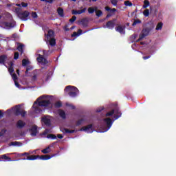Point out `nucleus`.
<instances>
[{"instance_id":"f3484780","label":"nucleus","mask_w":176,"mask_h":176,"mask_svg":"<svg viewBox=\"0 0 176 176\" xmlns=\"http://www.w3.org/2000/svg\"><path fill=\"white\" fill-rule=\"evenodd\" d=\"M114 113H116V115L114 116V119L116 120L117 119H119L120 118V116H122V112H120V111H119V109H116L114 111Z\"/></svg>"},{"instance_id":"8fccbe9b","label":"nucleus","mask_w":176,"mask_h":176,"mask_svg":"<svg viewBox=\"0 0 176 176\" xmlns=\"http://www.w3.org/2000/svg\"><path fill=\"white\" fill-rule=\"evenodd\" d=\"M72 38H74L75 36H79V34L76 32H74L73 34L71 35Z\"/></svg>"},{"instance_id":"3c124183","label":"nucleus","mask_w":176,"mask_h":176,"mask_svg":"<svg viewBox=\"0 0 176 176\" xmlns=\"http://www.w3.org/2000/svg\"><path fill=\"white\" fill-rule=\"evenodd\" d=\"M21 6H22L23 8H27V6H28V3H24V2H22V3H21Z\"/></svg>"},{"instance_id":"c756f323","label":"nucleus","mask_w":176,"mask_h":176,"mask_svg":"<svg viewBox=\"0 0 176 176\" xmlns=\"http://www.w3.org/2000/svg\"><path fill=\"white\" fill-rule=\"evenodd\" d=\"M30 64V60L28 59H23L22 60V65L23 67H27Z\"/></svg>"},{"instance_id":"1a4fd4ad","label":"nucleus","mask_w":176,"mask_h":176,"mask_svg":"<svg viewBox=\"0 0 176 176\" xmlns=\"http://www.w3.org/2000/svg\"><path fill=\"white\" fill-rule=\"evenodd\" d=\"M116 24V19H113L112 20L109 21L106 23L107 28H109V30H113L115 28V25Z\"/></svg>"},{"instance_id":"6e6552de","label":"nucleus","mask_w":176,"mask_h":176,"mask_svg":"<svg viewBox=\"0 0 176 176\" xmlns=\"http://www.w3.org/2000/svg\"><path fill=\"white\" fill-rule=\"evenodd\" d=\"M78 131H85L86 133H93V124H88L85 126H82L78 130Z\"/></svg>"},{"instance_id":"c9c22d12","label":"nucleus","mask_w":176,"mask_h":176,"mask_svg":"<svg viewBox=\"0 0 176 176\" xmlns=\"http://www.w3.org/2000/svg\"><path fill=\"white\" fill-rule=\"evenodd\" d=\"M64 131L66 134H72L75 133V130H69L68 129H64Z\"/></svg>"},{"instance_id":"6e6d98bb","label":"nucleus","mask_w":176,"mask_h":176,"mask_svg":"<svg viewBox=\"0 0 176 176\" xmlns=\"http://www.w3.org/2000/svg\"><path fill=\"white\" fill-rule=\"evenodd\" d=\"M14 85L16 87L20 88V84H19V82H17V80L14 81Z\"/></svg>"},{"instance_id":"338daca9","label":"nucleus","mask_w":176,"mask_h":176,"mask_svg":"<svg viewBox=\"0 0 176 176\" xmlns=\"http://www.w3.org/2000/svg\"><path fill=\"white\" fill-rule=\"evenodd\" d=\"M142 38H141V34L139 36V38L138 39V41H136V42H140V41H142Z\"/></svg>"},{"instance_id":"603ef678","label":"nucleus","mask_w":176,"mask_h":176,"mask_svg":"<svg viewBox=\"0 0 176 176\" xmlns=\"http://www.w3.org/2000/svg\"><path fill=\"white\" fill-rule=\"evenodd\" d=\"M67 107H69L72 109H75V106L69 104H66Z\"/></svg>"},{"instance_id":"052dcab7","label":"nucleus","mask_w":176,"mask_h":176,"mask_svg":"<svg viewBox=\"0 0 176 176\" xmlns=\"http://www.w3.org/2000/svg\"><path fill=\"white\" fill-rule=\"evenodd\" d=\"M28 155H30V153H23L21 154V156H28Z\"/></svg>"},{"instance_id":"2eb2a0df","label":"nucleus","mask_w":176,"mask_h":176,"mask_svg":"<svg viewBox=\"0 0 176 176\" xmlns=\"http://www.w3.org/2000/svg\"><path fill=\"white\" fill-rule=\"evenodd\" d=\"M80 23L81 25L84 27V28H86V27L89 25V20H87V18H83L82 19H81Z\"/></svg>"},{"instance_id":"cd10ccee","label":"nucleus","mask_w":176,"mask_h":176,"mask_svg":"<svg viewBox=\"0 0 176 176\" xmlns=\"http://www.w3.org/2000/svg\"><path fill=\"white\" fill-rule=\"evenodd\" d=\"M5 25L6 27H9L10 28H14L16 25L12 22H6Z\"/></svg>"},{"instance_id":"f8f14e48","label":"nucleus","mask_w":176,"mask_h":176,"mask_svg":"<svg viewBox=\"0 0 176 176\" xmlns=\"http://www.w3.org/2000/svg\"><path fill=\"white\" fill-rule=\"evenodd\" d=\"M6 60H8V55H0V64H3V65H6V64L5 63H6Z\"/></svg>"},{"instance_id":"393cba45","label":"nucleus","mask_w":176,"mask_h":176,"mask_svg":"<svg viewBox=\"0 0 176 176\" xmlns=\"http://www.w3.org/2000/svg\"><path fill=\"white\" fill-rule=\"evenodd\" d=\"M105 10H107V12H110V13H113V14H115V12H116V8H111L108 6L105 7Z\"/></svg>"},{"instance_id":"0eeeda50","label":"nucleus","mask_w":176,"mask_h":176,"mask_svg":"<svg viewBox=\"0 0 176 176\" xmlns=\"http://www.w3.org/2000/svg\"><path fill=\"white\" fill-rule=\"evenodd\" d=\"M14 115L15 116H20L21 115L22 118H24L25 115H27V111L21 110V108L19 106H16L14 110Z\"/></svg>"},{"instance_id":"5701e85b","label":"nucleus","mask_w":176,"mask_h":176,"mask_svg":"<svg viewBox=\"0 0 176 176\" xmlns=\"http://www.w3.org/2000/svg\"><path fill=\"white\" fill-rule=\"evenodd\" d=\"M24 47V44H19V45L17 47V50L20 52L21 54H23L24 53V50H23Z\"/></svg>"},{"instance_id":"e433bc0d","label":"nucleus","mask_w":176,"mask_h":176,"mask_svg":"<svg viewBox=\"0 0 176 176\" xmlns=\"http://www.w3.org/2000/svg\"><path fill=\"white\" fill-rule=\"evenodd\" d=\"M142 23V22L141 21V20H140V19H135L133 23V24H132V25H133V27H135V25L136 24H141Z\"/></svg>"},{"instance_id":"ea45409f","label":"nucleus","mask_w":176,"mask_h":176,"mask_svg":"<svg viewBox=\"0 0 176 176\" xmlns=\"http://www.w3.org/2000/svg\"><path fill=\"white\" fill-rule=\"evenodd\" d=\"M6 131H7V130L5 129H1V131L0 132V137H3L5 135V134H6Z\"/></svg>"},{"instance_id":"9d476101","label":"nucleus","mask_w":176,"mask_h":176,"mask_svg":"<svg viewBox=\"0 0 176 176\" xmlns=\"http://www.w3.org/2000/svg\"><path fill=\"white\" fill-rule=\"evenodd\" d=\"M36 60L38 63H40V64H47L48 63L47 59L45 58V57L41 54H38V57L36 58Z\"/></svg>"},{"instance_id":"aec40b11","label":"nucleus","mask_w":176,"mask_h":176,"mask_svg":"<svg viewBox=\"0 0 176 176\" xmlns=\"http://www.w3.org/2000/svg\"><path fill=\"white\" fill-rule=\"evenodd\" d=\"M57 13L60 17H64V10L61 8H58Z\"/></svg>"},{"instance_id":"f257e3e1","label":"nucleus","mask_w":176,"mask_h":176,"mask_svg":"<svg viewBox=\"0 0 176 176\" xmlns=\"http://www.w3.org/2000/svg\"><path fill=\"white\" fill-rule=\"evenodd\" d=\"M45 96H40L33 104L32 109H33L32 113H42V109L41 107H49L50 105V100H44L39 101V100H42V98H45ZM39 101V102H38Z\"/></svg>"},{"instance_id":"4468645a","label":"nucleus","mask_w":176,"mask_h":176,"mask_svg":"<svg viewBox=\"0 0 176 176\" xmlns=\"http://www.w3.org/2000/svg\"><path fill=\"white\" fill-rule=\"evenodd\" d=\"M86 12V8H84L82 10H72V14H82V13H85Z\"/></svg>"},{"instance_id":"4d7b16f0","label":"nucleus","mask_w":176,"mask_h":176,"mask_svg":"<svg viewBox=\"0 0 176 176\" xmlns=\"http://www.w3.org/2000/svg\"><path fill=\"white\" fill-rule=\"evenodd\" d=\"M57 137L59 138V140H63V138H64V136L61 134H58Z\"/></svg>"},{"instance_id":"bf43d9fd","label":"nucleus","mask_w":176,"mask_h":176,"mask_svg":"<svg viewBox=\"0 0 176 176\" xmlns=\"http://www.w3.org/2000/svg\"><path fill=\"white\" fill-rule=\"evenodd\" d=\"M43 53L44 56H47V53H49V51L43 50Z\"/></svg>"},{"instance_id":"f03ea898","label":"nucleus","mask_w":176,"mask_h":176,"mask_svg":"<svg viewBox=\"0 0 176 176\" xmlns=\"http://www.w3.org/2000/svg\"><path fill=\"white\" fill-rule=\"evenodd\" d=\"M46 36L45 42L47 45L54 47L56 45V38H54V31L53 30H49L47 34H45Z\"/></svg>"},{"instance_id":"c03bdc74","label":"nucleus","mask_w":176,"mask_h":176,"mask_svg":"<svg viewBox=\"0 0 176 176\" xmlns=\"http://www.w3.org/2000/svg\"><path fill=\"white\" fill-rule=\"evenodd\" d=\"M32 17L33 19H38V14H36V12H32Z\"/></svg>"},{"instance_id":"4c0bfd02","label":"nucleus","mask_w":176,"mask_h":176,"mask_svg":"<svg viewBox=\"0 0 176 176\" xmlns=\"http://www.w3.org/2000/svg\"><path fill=\"white\" fill-rule=\"evenodd\" d=\"M115 113V110L113 109L111 111H109L106 113V116H113V115Z\"/></svg>"},{"instance_id":"f704fd0d","label":"nucleus","mask_w":176,"mask_h":176,"mask_svg":"<svg viewBox=\"0 0 176 176\" xmlns=\"http://www.w3.org/2000/svg\"><path fill=\"white\" fill-rule=\"evenodd\" d=\"M54 107L56 108H61V107H63V103L61 102V101H58L55 102Z\"/></svg>"},{"instance_id":"774afa93","label":"nucleus","mask_w":176,"mask_h":176,"mask_svg":"<svg viewBox=\"0 0 176 176\" xmlns=\"http://www.w3.org/2000/svg\"><path fill=\"white\" fill-rule=\"evenodd\" d=\"M16 36H17V34L16 33L12 34V38H16Z\"/></svg>"},{"instance_id":"b1692460","label":"nucleus","mask_w":176,"mask_h":176,"mask_svg":"<svg viewBox=\"0 0 176 176\" xmlns=\"http://www.w3.org/2000/svg\"><path fill=\"white\" fill-rule=\"evenodd\" d=\"M21 145H23V143H21V142H17V141L12 142L10 144V146H21Z\"/></svg>"},{"instance_id":"7c9ffc66","label":"nucleus","mask_w":176,"mask_h":176,"mask_svg":"<svg viewBox=\"0 0 176 176\" xmlns=\"http://www.w3.org/2000/svg\"><path fill=\"white\" fill-rule=\"evenodd\" d=\"M50 147L48 146L47 148H45V149H43L41 151L42 153H44L45 155L47 154V153H50Z\"/></svg>"},{"instance_id":"423d86ee","label":"nucleus","mask_w":176,"mask_h":176,"mask_svg":"<svg viewBox=\"0 0 176 176\" xmlns=\"http://www.w3.org/2000/svg\"><path fill=\"white\" fill-rule=\"evenodd\" d=\"M18 17L22 20V21H27L30 19V12L23 11L22 12L18 13Z\"/></svg>"},{"instance_id":"680f3d73","label":"nucleus","mask_w":176,"mask_h":176,"mask_svg":"<svg viewBox=\"0 0 176 176\" xmlns=\"http://www.w3.org/2000/svg\"><path fill=\"white\" fill-rule=\"evenodd\" d=\"M82 32V30H81V29H79V30H78L77 34H78V36H79V35H81Z\"/></svg>"},{"instance_id":"a211bd4d","label":"nucleus","mask_w":176,"mask_h":176,"mask_svg":"<svg viewBox=\"0 0 176 176\" xmlns=\"http://www.w3.org/2000/svg\"><path fill=\"white\" fill-rule=\"evenodd\" d=\"M124 27L118 25L116 28V31H117V32H120V34H124Z\"/></svg>"},{"instance_id":"ddd939ff","label":"nucleus","mask_w":176,"mask_h":176,"mask_svg":"<svg viewBox=\"0 0 176 176\" xmlns=\"http://www.w3.org/2000/svg\"><path fill=\"white\" fill-rule=\"evenodd\" d=\"M16 126L17 129H23V127H25V122L21 120H19L16 122Z\"/></svg>"},{"instance_id":"e2e57ef3","label":"nucleus","mask_w":176,"mask_h":176,"mask_svg":"<svg viewBox=\"0 0 176 176\" xmlns=\"http://www.w3.org/2000/svg\"><path fill=\"white\" fill-rule=\"evenodd\" d=\"M31 69H32V68L31 67H27L26 71H25V74L28 73V71H31Z\"/></svg>"},{"instance_id":"dca6fc26","label":"nucleus","mask_w":176,"mask_h":176,"mask_svg":"<svg viewBox=\"0 0 176 176\" xmlns=\"http://www.w3.org/2000/svg\"><path fill=\"white\" fill-rule=\"evenodd\" d=\"M37 159H40V160H49L50 159H52V157L49 155H44L41 156L38 155Z\"/></svg>"},{"instance_id":"bb28decb","label":"nucleus","mask_w":176,"mask_h":176,"mask_svg":"<svg viewBox=\"0 0 176 176\" xmlns=\"http://www.w3.org/2000/svg\"><path fill=\"white\" fill-rule=\"evenodd\" d=\"M85 122V119L82 118L76 122V127L80 126L81 124H83V122Z\"/></svg>"},{"instance_id":"72a5a7b5","label":"nucleus","mask_w":176,"mask_h":176,"mask_svg":"<svg viewBox=\"0 0 176 176\" xmlns=\"http://www.w3.org/2000/svg\"><path fill=\"white\" fill-rule=\"evenodd\" d=\"M43 122L45 123V124L46 126H50L51 124V122H50V119H47V118H44L43 120Z\"/></svg>"},{"instance_id":"37998d69","label":"nucleus","mask_w":176,"mask_h":176,"mask_svg":"<svg viewBox=\"0 0 176 176\" xmlns=\"http://www.w3.org/2000/svg\"><path fill=\"white\" fill-rule=\"evenodd\" d=\"M20 56V54H19L18 52H14V60H19V56Z\"/></svg>"},{"instance_id":"412c9836","label":"nucleus","mask_w":176,"mask_h":176,"mask_svg":"<svg viewBox=\"0 0 176 176\" xmlns=\"http://www.w3.org/2000/svg\"><path fill=\"white\" fill-rule=\"evenodd\" d=\"M8 72H10V75L14 72V69L13 68V62H10V67L8 68Z\"/></svg>"},{"instance_id":"4be33fe9","label":"nucleus","mask_w":176,"mask_h":176,"mask_svg":"<svg viewBox=\"0 0 176 176\" xmlns=\"http://www.w3.org/2000/svg\"><path fill=\"white\" fill-rule=\"evenodd\" d=\"M39 155H29L27 157L26 160H36Z\"/></svg>"},{"instance_id":"58836bf2","label":"nucleus","mask_w":176,"mask_h":176,"mask_svg":"<svg viewBox=\"0 0 176 176\" xmlns=\"http://www.w3.org/2000/svg\"><path fill=\"white\" fill-rule=\"evenodd\" d=\"M47 138H52V140H56V138H57V136H56V135L54 134H49L47 135Z\"/></svg>"},{"instance_id":"7ed1b4c3","label":"nucleus","mask_w":176,"mask_h":176,"mask_svg":"<svg viewBox=\"0 0 176 176\" xmlns=\"http://www.w3.org/2000/svg\"><path fill=\"white\" fill-rule=\"evenodd\" d=\"M65 91L68 93L69 97L75 98L79 94V89L76 87L68 85L65 88Z\"/></svg>"},{"instance_id":"c85d7f7f","label":"nucleus","mask_w":176,"mask_h":176,"mask_svg":"<svg viewBox=\"0 0 176 176\" xmlns=\"http://www.w3.org/2000/svg\"><path fill=\"white\" fill-rule=\"evenodd\" d=\"M162 28H163V23L160 22L157 23L155 30L157 31H159V30H162Z\"/></svg>"},{"instance_id":"20e7f679","label":"nucleus","mask_w":176,"mask_h":176,"mask_svg":"<svg viewBox=\"0 0 176 176\" xmlns=\"http://www.w3.org/2000/svg\"><path fill=\"white\" fill-rule=\"evenodd\" d=\"M103 122L105 126H107V127L101 126V129H103L102 133H105V131H108V130H109V129L112 127L113 121H112V119H111L110 118H104Z\"/></svg>"},{"instance_id":"2f4dec72","label":"nucleus","mask_w":176,"mask_h":176,"mask_svg":"<svg viewBox=\"0 0 176 176\" xmlns=\"http://www.w3.org/2000/svg\"><path fill=\"white\" fill-rule=\"evenodd\" d=\"M150 3L148 0H144V5H143V9H146L148 6H149Z\"/></svg>"},{"instance_id":"a878e982","label":"nucleus","mask_w":176,"mask_h":176,"mask_svg":"<svg viewBox=\"0 0 176 176\" xmlns=\"http://www.w3.org/2000/svg\"><path fill=\"white\" fill-rule=\"evenodd\" d=\"M59 116L62 118V119H65L67 117L65 116V111L63 110H59L58 111Z\"/></svg>"},{"instance_id":"13d9d810","label":"nucleus","mask_w":176,"mask_h":176,"mask_svg":"<svg viewBox=\"0 0 176 176\" xmlns=\"http://www.w3.org/2000/svg\"><path fill=\"white\" fill-rule=\"evenodd\" d=\"M142 58H143V60H148V58H151V55L147 56H143Z\"/></svg>"},{"instance_id":"de8ad7c7","label":"nucleus","mask_w":176,"mask_h":176,"mask_svg":"<svg viewBox=\"0 0 176 176\" xmlns=\"http://www.w3.org/2000/svg\"><path fill=\"white\" fill-rule=\"evenodd\" d=\"M111 3L113 6H116L118 5V0H111Z\"/></svg>"},{"instance_id":"a19ab883","label":"nucleus","mask_w":176,"mask_h":176,"mask_svg":"<svg viewBox=\"0 0 176 176\" xmlns=\"http://www.w3.org/2000/svg\"><path fill=\"white\" fill-rule=\"evenodd\" d=\"M143 14H144V16H145V17L149 16V10L146 9V10L143 12Z\"/></svg>"},{"instance_id":"9b49d317","label":"nucleus","mask_w":176,"mask_h":176,"mask_svg":"<svg viewBox=\"0 0 176 176\" xmlns=\"http://www.w3.org/2000/svg\"><path fill=\"white\" fill-rule=\"evenodd\" d=\"M30 131L31 135H32V137H35V135L38 134V126L36 125L32 126V128L30 129Z\"/></svg>"},{"instance_id":"864d4df0","label":"nucleus","mask_w":176,"mask_h":176,"mask_svg":"<svg viewBox=\"0 0 176 176\" xmlns=\"http://www.w3.org/2000/svg\"><path fill=\"white\" fill-rule=\"evenodd\" d=\"M36 79H38V76H37L36 75H34V76L32 77V80H33V81L36 80Z\"/></svg>"},{"instance_id":"79ce46f5","label":"nucleus","mask_w":176,"mask_h":176,"mask_svg":"<svg viewBox=\"0 0 176 176\" xmlns=\"http://www.w3.org/2000/svg\"><path fill=\"white\" fill-rule=\"evenodd\" d=\"M124 5L125 6H133V3H131L130 1H125Z\"/></svg>"},{"instance_id":"0e129e2a","label":"nucleus","mask_w":176,"mask_h":176,"mask_svg":"<svg viewBox=\"0 0 176 176\" xmlns=\"http://www.w3.org/2000/svg\"><path fill=\"white\" fill-rule=\"evenodd\" d=\"M54 0H47V3H53Z\"/></svg>"},{"instance_id":"6ab92c4d","label":"nucleus","mask_w":176,"mask_h":176,"mask_svg":"<svg viewBox=\"0 0 176 176\" xmlns=\"http://www.w3.org/2000/svg\"><path fill=\"white\" fill-rule=\"evenodd\" d=\"M95 9H96L95 13L97 17H101V16H102V11L101 10H98L97 9L98 8H97V6H95Z\"/></svg>"},{"instance_id":"49530a36","label":"nucleus","mask_w":176,"mask_h":176,"mask_svg":"<svg viewBox=\"0 0 176 176\" xmlns=\"http://www.w3.org/2000/svg\"><path fill=\"white\" fill-rule=\"evenodd\" d=\"M1 159H4L5 160H10V158L9 157L6 156V155H1Z\"/></svg>"},{"instance_id":"39448f33","label":"nucleus","mask_w":176,"mask_h":176,"mask_svg":"<svg viewBox=\"0 0 176 176\" xmlns=\"http://www.w3.org/2000/svg\"><path fill=\"white\" fill-rule=\"evenodd\" d=\"M153 28H155L153 25H150L146 26V28H143L142 30L140 39H144V38H145V36H148V35H149V32H151V31H152V30H153Z\"/></svg>"},{"instance_id":"a18cd8bd","label":"nucleus","mask_w":176,"mask_h":176,"mask_svg":"<svg viewBox=\"0 0 176 176\" xmlns=\"http://www.w3.org/2000/svg\"><path fill=\"white\" fill-rule=\"evenodd\" d=\"M76 20V16H73L72 17V19H70L69 20V23H75V21Z\"/></svg>"},{"instance_id":"473e14b6","label":"nucleus","mask_w":176,"mask_h":176,"mask_svg":"<svg viewBox=\"0 0 176 176\" xmlns=\"http://www.w3.org/2000/svg\"><path fill=\"white\" fill-rule=\"evenodd\" d=\"M94 12H96V7H90L88 8V12L89 13V14H93Z\"/></svg>"},{"instance_id":"69168bd1","label":"nucleus","mask_w":176,"mask_h":176,"mask_svg":"<svg viewBox=\"0 0 176 176\" xmlns=\"http://www.w3.org/2000/svg\"><path fill=\"white\" fill-rule=\"evenodd\" d=\"M0 118H3V113L2 112V110H0Z\"/></svg>"},{"instance_id":"09e8293b","label":"nucleus","mask_w":176,"mask_h":176,"mask_svg":"<svg viewBox=\"0 0 176 176\" xmlns=\"http://www.w3.org/2000/svg\"><path fill=\"white\" fill-rule=\"evenodd\" d=\"M11 75L14 81L17 80V75L16 74H12Z\"/></svg>"},{"instance_id":"5fc2aeb1","label":"nucleus","mask_w":176,"mask_h":176,"mask_svg":"<svg viewBox=\"0 0 176 176\" xmlns=\"http://www.w3.org/2000/svg\"><path fill=\"white\" fill-rule=\"evenodd\" d=\"M63 29H64V31H69V28H68V25H65Z\"/></svg>"}]
</instances>
